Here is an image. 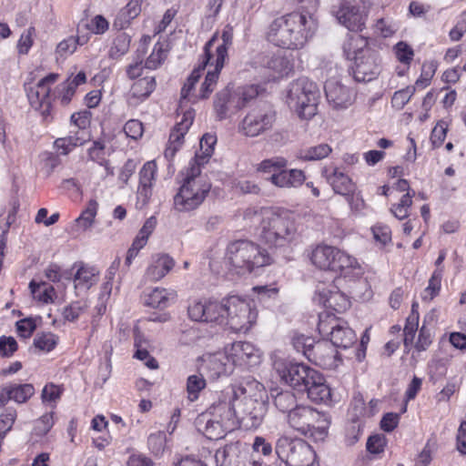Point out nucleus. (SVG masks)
<instances>
[{"instance_id":"nucleus-45","label":"nucleus","mask_w":466,"mask_h":466,"mask_svg":"<svg viewBox=\"0 0 466 466\" xmlns=\"http://www.w3.org/2000/svg\"><path fill=\"white\" fill-rule=\"evenodd\" d=\"M367 37L361 35L360 31H350V34L348 35V38L345 43V49L350 53H353L355 56L357 54H361L366 50H370L367 48Z\"/></svg>"},{"instance_id":"nucleus-2","label":"nucleus","mask_w":466,"mask_h":466,"mask_svg":"<svg viewBox=\"0 0 466 466\" xmlns=\"http://www.w3.org/2000/svg\"><path fill=\"white\" fill-rule=\"evenodd\" d=\"M225 262L237 274L252 272L257 268L271 264L270 255L258 244L239 239L228 244Z\"/></svg>"},{"instance_id":"nucleus-32","label":"nucleus","mask_w":466,"mask_h":466,"mask_svg":"<svg viewBox=\"0 0 466 466\" xmlns=\"http://www.w3.org/2000/svg\"><path fill=\"white\" fill-rule=\"evenodd\" d=\"M320 302L327 309L336 312H343L350 308V302L348 297L339 291L337 287L333 289H323L319 291Z\"/></svg>"},{"instance_id":"nucleus-34","label":"nucleus","mask_w":466,"mask_h":466,"mask_svg":"<svg viewBox=\"0 0 466 466\" xmlns=\"http://www.w3.org/2000/svg\"><path fill=\"white\" fill-rule=\"evenodd\" d=\"M89 39L90 34L87 31H77L76 35H71L58 43L56 53L58 56L66 58L76 50L77 46L86 44Z\"/></svg>"},{"instance_id":"nucleus-13","label":"nucleus","mask_w":466,"mask_h":466,"mask_svg":"<svg viewBox=\"0 0 466 466\" xmlns=\"http://www.w3.org/2000/svg\"><path fill=\"white\" fill-rule=\"evenodd\" d=\"M318 329L322 336L329 337V341L337 348L347 349L356 341L354 330L347 323L339 322L335 318L327 317L324 319L320 316Z\"/></svg>"},{"instance_id":"nucleus-42","label":"nucleus","mask_w":466,"mask_h":466,"mask_svg":"<svg viewBox=\"0 0 466 466\" xmlns=\"http://www.w3.org/2000/svg\"><path fill=\"white\" fill-rule=\"evenodd\" d=\"M98 204L96 200L91 199L86 208L82 211L80 216L75 220L74 228L76 231H85L88 229L94 223L96 216Z\"/></svg>"},{"instance_id":"nucleus-53","label":"nucleus","mask_w":466,"mask_h":466,"mask_svg":"<svg viewBox=\"0 0 466 466\" xmlns=\"http://www.w3.org/2000/svg\"><path fill=\"white\" fill-rule=\"evenodd\" d=\"M206 387V380L202 374L191 375L187 378V391L191 401L198 400L199 392Z\"/></svg>"},{"instance_id":"nucleus-63","label":"nucleus","mask_w":466,"mask_h":466,"mask_svg":"<svg viewBox=\"0 0 466 466\" xmlns=\"http://www.w3.org/2000/svg\"><path fill=\"white\" fill-rule=\"evenodd\" d=\"M87 304L83 301H76L66 307L63 310V317L66 320L75 321L86 309Z\"/></svg>"},{"instance_id":"nucleus-12","label":"nucleus","mask_w":466,"mask_h":466,"mask_svg":"<svg viewBox=\"0 0 466 466\" xmlns=\"http://www.w3.org/2000/svg\"><path fill=\"white\" fill-rule=\"evenodd\" d=\"M217 466H264L261 460L248 457L245 443L230 442L218 449L215 454Z\"/></svg>"},{"instance_id":"nucleus-20","label":"nucleus","mask_w":466,"mask_h":466,"mask_svg":"<svg viewBox=\"0 0 466 466\" xmlns=\"http://www.w3.org/2000/svg\"><path fill=\"white\" fill-rule=\"evenodd\" d=\"M233 367L236 365L254 366L259 362V351L255 346L247 341H237L226 350Z\"/></svg>"},{"instance_id":"nucleus-24","label":"nucleus","mask_w":466,"mask_h":466,"mask_svg":"<svg viewBox=\"0 0 466 466\" xmlns=\"http://www.w3.org/2000/svg\"><path fill=\"white\" fill-rule=\"evenodd\" d=\"M303 26L305 29H314L319 26L315 16L309 13L292 12L273 20L270 29H281L288 27Z\"/></svg>"},{"instance_id":"nucleus-62","label":"nucleus","mask_w":466,"mask_h":466,"mask_svg":"<svg viewBox=\"0 0 466 466\" xmlns=\"http://www.w3.org/2000/svg\"><path fill=\"white\" fill-rule=\"evenodd\" d=\"M448 131V123L440 120L433 127L431 134V142L434 147H440L445 140Z\"/></svg>"},{"instance_id":"nucleus-15","label":"nucleus","mask_w":466,"mask_h":466,"mask_svg":"<svg viewBox=\"0 0 466 466\" xmlns=\"http://www.w3.org/2000/svg\"><path fill=\"white\" fill-rule=\"evenodd\" d=\"M335 348L336 347L328 340L315 342L314 345L306 351V358L323 369L335 370L341 363V360L338 357V351Z\"/></svg>"},{"instance_id":"nucleus-18","label":"nucleus","mask_w":466,"mask_h":466,"mask_svg":"<svg viewBox=\"0 0 466 466\" xmlns=\"http://www.w3.org/2000/svg\"><path fill=\"white\" fill-rule=\"evenodd\" d=\"M157 170V163L152 160L145 163L139 171V182L137 190V206L140 208L147 206L150 200L156 181Z\"/></svg>"},{"instance_id":"nucleus-10","label":"nucleus","mask_w":466,"mask_h":466,"mask_svg":"<svg viewBox=\"0 0 466 466\" xmlns=\"http://www.w3.org/2000/svg\"><path fill=\"white\" fill-rule=\"evenodd\" d=\"M209 181L183 182L179 191L174 197V205L178 211H190L197 208L210 191Z\"/></svg>"},{"instance_id":"nucleus-48","label":"nucleus","mask_w":466,"mask_h":466,"mask_svg":"<svg viewBox=\"0 0 466 466\" xmlns=\"http://www.w3.org/2000/svg\"><path fill=\"white\" fill-rule=\"evenodd\" d=\"M443 274V268H436L431 279H429L428 287L422 293V299L424 300H431L438 294L441 289V279Z\"/></svg>"},{"instance_id":"nucleus-36","label":"nucleus","mask_w":466,"mask_h":466,"mask_svg":"<svg viewBox=\"0 0 466 466\" xmlns=\"http://www.w3.org/2000/svg\"><path fill=\"white\" fill-rule=\"evenodd\" d=\"M176 297L174 290L156 288L146 296L145 304L155 309H165L175 300Z\"/></svg>"},{"instance_id":"nucleus-6","label":"nucleus","mask_w":466,"mask_h":466,"mask_svg":"<svg viewBox=\"0 0 466 466\" xmlns=\"http://www.w3.org/2000/svg\"><path fill=\"white\" fill-rule=\"evenodd\" d=\"M224 325L235 332H247L256 322L258 312L251 302L238 296L224 299Z\"/></svg>"},{"instance_id":"nucleus-30","label":"nucleus","mask_w":466,"mask_h":466,"mask_svg":"<svg viewBox=\"0 0 466 466\" xmlns=\"http://www.w3.org/2000/svg\"><path fill=\"white\" fill-rule=\"evenodd\" d=\"M237 98L235 93H231L228 87L221 90L216 95L214 101V109L218 119L222 120L230 114H234L240 108L235 107Z\"/></svg>"},{"instance_id":"nucleus-29","label":"nucleus","mask_w":466,"mask_h":466,"mask_svg":"<svg viewBox=\"0 0 466 466\" xmlns=\"http://www.w3.org/2000/svg\"><path fill=\"white\" fill-rule=\"evenodd\" d=\"M323 174L335 193L345 197L356 191L355 183L339 168H334L330 174H327V170L325 169Z\"/></svg>"},{"instance_id":"nucleus-8","label":"nucleus","mask_w":466,"mask_h":466,"mask_svg":"<svg viewBox=\"0 0 466 466\" xmlns=\"http://www.w3.org/2000/svg\"><path fill=\"white\" fill-rule=\"evenodd\" d=\"M240 395L238 389L228 387L221 393L219 400L211 407V416L226 425L236 429L238 426V409Z\"/></svg>"},{"instance_id":"nucleus-23","label":"nucleus","mask_w":466,"mask_h":466,"mask_svg":"<svg viewBox=\"0 0 466 466\" xmlns=\"http://www.w3.org/2000/svg\"><path fill=\"white\" fill-rule=\"evenodd\" d=\"M35 394V388L30 383H9L0 386V408L5 407L9 400L17 404L25 403Z\"/></svg>"},{"instance_id":"nucleus-14","label":"nucleus","mask_w":466,"mask_h":466,"mask_svg":"<svg viewBox=\"0 0 466 466\" xmlns=\"http://www.w3.org/2000/svg\"><path fill=\"white\" fill-rule=\"evenodd\" d=\"M380 66L378 56L370 50L357 54L351 66V73L357 82H370L380 74Z\"/></svg>"},{"instance_id":"nucleus-22","label":"nucleus","mask_w":466,"mask_h":466,"mask_svg":"<svg viewBox=\"0 0 466 466\" xmlns=\"http://www.w3.org/2000/svg\"><path fill=\"white\" fill-rule=\"evenodd\" d=\"M258 64L270 72L272 79L288 76L293 70V63L284 51H278L272 56H262Z\"/></svg>"},{"instance_id":"nucleus-40","label":"nucleus","mask_w":466,"mask_h":466,"mask_svg":"<svg viewBox=\"0 0 466 466\" xmlns=\"http://www.w3.org/2000/svg\"><path fill=\"white\" fill-rule=\"evenodd\" d=\"M332 152V148L326 143L300 149L297 157L303 161H318L327 157Z\"/></svg>"},{"instance_id":"nucleus-60","label":"nucleus","mask_w":466,"mask_h":466,"mask_svg":"<svg viewBox=\"0 0 466 466\" xmlns=\"http://www.w3.org/2000/svg\"><path fill=\"white\" fill-rule=\"evenodd\" d=\"M53 425V413H46L35 421L33 434L42 437L51 430Z\"/></svg>"},{"instance_id":"nucleus-47","label":"nucleus","mask_w":466,"mask_h":466,"mask_svg":"<svg viewBox=\"0 0 466 466\" xmlns=\"http://www.w3.org/2000/svg\"><path fill=\"white\" fill-rule=\"evenodd\" d=\"M131 36L124 31H118L113 40L109 55L112 58H118L125 55L130 46Z\"/></svg>"},{"instance_id":"nucleus-28","label":"nucleus","mask_w":466,"mask_h":466,"mask_svg":"<svg viewBox=\"0 0 466 466\" xmlns=\"http://www.w3.org/2000/svg\"><path fill=\"white\" fill-rule=\"evenodd\" d=\"M175 266V260L167 254H157L146 270V276L152 281L163 279Z\"/></svg>"},{"instance_id":"nucleus-38","label":"nucleus","mask_w":466,"mask_h":466,"mask_svg":"<svg viewBox=\"0 0 466 466\" xmlns=\"http://www.w3.org/2000/svg\"><path fill=\"white\" fill-rule=\"evenodd\" d=\"M169 48L170 45L168 40L159 35L157 43L154 46L152 53L146 60V67L149 69L157 68L166 59Z\"/></svg>"},{"instance_id":"nucleus-43","label":"nucleus","mask_w":466,"mask_h":466,"mask_svg":"<svg viewBox=\"0 0 466 466\" xmlns=\"http://www.w3.org/2000/svg\"><path fill=\"white\" fill-rule=\"evenodd\" d=\"M156 80L153 76H145L137 80L131 86L130 93L133 97L143 100L155 89Z\"/></svg>"},{"instance_id":"nucleus-61","label":"nucleus","mask_w":466,"mask_h":466,"mask_svg":"<svg viewBox=\"0 0 466 466\" xmlns=\"http://www.w3.org/2000/svg\"><path fill=\"white\" fill-rule=\"evenodd\" d=\"M56 345V336L50 332L36 334L34 339V346L39 350L50 351Z\"/></svg>"},{"instance_id":"nucleus-49","label":"nucleus","mask_w":466,"mask_h":466,"mask_svg":"<svg viewBox=\"0 0 466 466\" xmlns=\"http://www.w3.org/2000/svg\"><path fill=\"white\" fill-rule=\"evenodd\" d=\"M288 166V160L283 157H274L264 159L258 164V171L268 174L280 172Z\"/></svg>"},{"instance_id":"nucleus-33","label":"nucleus","mask_w":466,"mask_h":466,"mask_svg":"<svg viewBox=\"0 0 466 466\" xmlns=\"http://www.w3.org/2000/svg\"><path fill=\"white\" fill-rule=\"evenodd\" d=\"M309 366L303 363L281 364L278 367L280 378L293 389L298 388L299 381H302V375Z\"/></svg>"},{"instance_id":"nucleus-55","label":"nucleus","mask_w":466,"mask_h":466,"mask_svg":"<svg viewBox=\"0 0 466 466\" xmlns=\"http://www.w3.org/2000/svg\"><path fill=\"white\" fill-rule=\"evenodd\" d=\"M140 12V7L137 3L129 2L127 6L120 10L117 14L115 22L114 28L115 29H125L126 25L122 22L123 17H128V19L136 18Z\"/></svg>"},{"instance_id":"nucleus-35","label":"nucleus","mask_w":466,"mask_h":466,"mask_svg":"<svg viewBox=\"0 0 466 466\" xmlns=\"http://www.w3.org/2000/svg\"><path fill=\"white\" fill-rule=\"evenodd\" d=\"M98 281V271L86 265H81L74 276L75 289L87 290Z\"/></svg>"},{"instance_id":"nucleus-52","label":"nucleus","mask_w":466,"mask_h":466,"mask_svg":"<svg viewBox=\"0 0 466 466\" xmlns=\"http://www.w3.org/2000/svg\"><path fill=\"white\" fill-rule=\"evenodd\" d=\"M413 195L414 191H412V194L406 193L400 198L399 203L391 206L390 212L395 218L404 219L409 216V209L412 205Z\"/></svg>"},{"instance_id":"nucleus-3","label":"nucleus","mask_w":466,"mask_h":466,"mask_svg":"<svg viewBox=\"0 0 466 466\" xmlns=\"http://www.w3.org/2000/svg\"><path fill=\"white\" fill-rule=\"evenodd\" d=\"M297 235L296 223L288 214L271 210L262 212L259 237L269 247H286L296 239Z\"/></svg>"},{"instance_id":"nucleus-17","label":"nucleus","mask_w":466,"mask_h":466,"mask_svg":"<svg viewBox=\"0 0 466 466\" xmlns=\"http://www.w3.org/2000/svg\"><path fill=\"white\" fill-rule=\"evenodd\" d=\"M332 14L338 22L347 29H362L365 25L366 15L360 8L348 2L339 0L338 5H332Z\"/></svg>"},{"instance_id":"nucleus-59","label":"nucleus","mask_w":466,"mask_h":466,"mask_svg":"<svg viewBox=\"0 0 466 466\" xmlns=\"http://www.w3.org/2000/svg\"><path fill=\"white\" fill-rule=\"evenodd\" d=\"M194 120V113L193 111H187L184 113L182 119L180 122L177 124L172 132V137L174 140H177L178 137H184L185 134L187 132L188 128L192 125Z\"/></svg>"},{"instance_id":"nucleus-41","label":"nucleus","mask_w":466,"mask_h":466,"mask_svg":"<svg viewBox=\"0 0 466 466\" xmlns=\"http://www.w3.org/2000/svg\"><path fill=\"white\" fill-rule=\"evenodd\" d=\"M393 51L398 61L405 66L403 68L398 67L397 74L399 76H403L410 68V65L413 60L414 51L410 46L403 41L397 43L393 47Z\"/></svg>"},{"instance_id":"nucleus-1","label":"nucleus","mask_w":466,"mask_h":466,"mask_svg":"<svg viewBox=\"0 0 466 466\" xmlns=\"http://www.w3.org/2000/svg\"><path fill=\"white\" fill-rule=\"evenodd\" d=\"M232 31H222L219 35L216 32L211 39L205 46L206 59L203 66L192 71L187 82L181 89V98L189 99L192 89L198 82L202 72L206 66H208L205 81L202 83L199 94L195 96L194 101L198 98H207L213 92L217 85L220 70L224 66L225 59L228 56V48L232 45Z\"/></svg>"},{"instance_id":"nucleus-27","label":"nucleus","mask_w":466,"mask_h":466,"mask_svg":"<svg viewBox=\"0 0 466 466\" xmlns=\"http://www.w3.org/2000/svg\"><path fill=\"white\" fill-rule=\"evenodd\" d=\"M225 426L213 416L209 417L207 414L200 416L197 420L198 430L209 440L222 439L228 431L234 430Z\"/></svg>"},{"instance_id":"nucleus-46","label":"nucleus","mask_w":466,"mask_h":466,"mask_svg":"<svg viewBox=\"0 0 466 466\" xmlns=\"http://www.w3.org/2000/svg\"><path fill=\"white\" fill-rule=\"evenodd\" d=\"M234 93L237 98L235 107L241 109L258 96L259 86L256 85L240 86L238 87Z\"/></svg>"},{"instance_id":"nucleus-31","label":"nucleus","mask_w":466,"mask_h":466,"mask_svg":"<svg viewBox=\"0 0 466 466\" xmlns=\"http://www.w3.org/2000/svg\"><path fill=\"white\" fill-rule=\"evenodd\" d=\"M338 248L328 245H318L310 254V260L319 269L332 270Z\"/></svg>"},{"instance_id":"nucleus-44","label":"nucleus","mask_w":466,"mask_h":466,"mask_svg":"<svg viewBox=\"0 0 466 466\" xmlns=\"http://www.w3.org/2000/svg\"><path fill=\"white\" fill-rule=\"evenodd\" d=\"M29 289L35 299L43 303L53 302L56 291L52 285L46 282L36 283L35 280H32L29 283Z\"/></svg>"},{"instance_id":"nucleus-51","label":"nucleus","mask_w":466,"mask_h":466,"mask_svg":"<svg viewBox=\"0 0 466 466\" xmlns=\"http://www.w3.org/2000/svg\"><path fill=\"white\" fill-rule=\"evenodd\" d=\"M211 300H198L194 301L187 308L188 317L194 321L207 322L208 320V307Z\"/></svg>"},{"instance_id":"nucleus-21","label":"nucleus","mask_w":466,"mask_h":466,"mask_svg":"<svg viewBox=\"0 0 466 466\" xmlns=\"http://www.w3.org/2000/svg\"><path fill=\"white\" fill-rule=\"evenodd\" d=\"M324 88L327 100L334 109H346L354 101L353 92L337 80H328Z\"/></svg>"},{"instance_id":"nucleus-39","label":"nucleus","mask_w":466,"mask_h":466,"mask_svg":"<svg viewBox=\"0 0 466 466\" xmlns=\"http://www.w3.org/2000/svg\"><path fill=\"white\" fill-rule=\"evenodd\" d=\"M273 404L279 412L287 416L299 403L294 392L290 390H281L273 395Z\"/></svg>"},{"instance_id":"nucleus-5","label":"nucleus","mask_w":466,"mask_h":466,"mask_svg":"<svg viewBox=\"0 0 466 466\" xmlns=\"http://www.w3.org/2000/svg\"><path fill=\"white\" fill-rule=\"evenodd\" d=\"M289 427L303 436L323 439L327 434L328 421L325 415L310 405L299 403L285 416Z\"/></svg>"},{"instance_id":"nucleus-26","label":"nucleus","mask_w":466,"mask_h":466,"mask_svg":"<svg viewBox=\"0 0 466 466\" xmlns=\"http://www.w3.org/2000/svg\"><path fill=\"white\" fill-rule=\"evenodd\" d=\"M305 179L304 171L297 168L289 170L283 168L280 172L274 173L269 177V181L280 188H297L304 183Z\"/></svg>"},{"instance_id":"nucleus-19","label":"nucleus","mask_w":466,"mask_h":466,"mask_svg":"<svg viewBox=\"0 0 466 466\" xmlns=\"http://www.w3.org/2000/svg\"><path fill=\"white\" fill-rule=\"evenodd\" d=\"M201 370L212 380L232 373L234 367L226 352L206 354L202 357Z\"/></svg>"},{"instance_id":"nucleus-64","label":"nucleus","mask_w":466,"mask_h":466,"mask_svg":"<svg viewBox=\"0 0 466 466\" xmlns=\"http://www.w3.org/2000/svg\"><path fill=\"white\" fill-rule=\"evenodd\" d=\"M418 327H419V322L415 321L414 317H412L411 319H406V324L403 329V336H404L403 343H404V347L407 350H409L413 344V340L415 338V334L418 330Z\"/></svg>"},{"instance_id":"nucleus-50","label":"nucleus","mask_w":466,"mask_h":466,"mask_svg":"<svg viewBox=\"0 0 466 466\" xmlns=\"http://www.w3.org/2000/svg\"><path fill=\"white\" fill-rule=\"evenodd\" d=\"M86 141L85 136L70 135L66 137L57 138L55 141V146L61 154H68L75 147L81 146Z\"/></svg>"},{"instance_id":"nucleus-11","label":"nucleus","mask_w":466,"mask_h":466,"mask_svg":"<svg viewBox=\"0 0 466 466\" xmlns=\"http://www.w3.org/2000/svg\"><path fill=\"white\" fill-rule=\"evenodd\" d=\"M240 408L238 409V426L247 430L257 429L264 420L268 404L262 400L253 399L245 395V390L238 388Z\"/></svg>"},{"instance_id":"nucleus-9","label":"nucleus","mask_w":466,"mask_h":466,"mask_svg":"<svg viewBox=\"0 0 466 466\" xmlns=\"http://www.w3.org/2000/svg\"><path fill=\"white\" fill-rule=\"evenodd\" d=\"M276 121V112L270 106L264 105L249 111L239 125V131L250 137H258L270 130Z\"/></svg>"},{"instance_id":"nucleus-25","label":"nucleus","mask_w":466,"mask_h":466,"mask_svg":"<svg viewBox=\"0 0 466 466\" xmlns=\"http://www.w3.org/2000/svg\"><path fill=\"white\" fill-rule=\"evenodd\" d=\"M331 271L350 279L360 278L363 274V268L358 260L339 248Z\"/></svg>"},{"instance_id":"nucleus-4","label":"nucleus","mask_w":466,"mask_h":466,"mask_svg":"<svg viewBox=\"0 0 466 466\" xmlns=\"http://www.w3.org/2000/svg\"><path fill=\"white\" fill-rule=\"evenodd\" d=\"M319 91L307 77H300L289 85L287 104L301 119H310L317 114Z\"/></svg>"},{"instance_id":"nucleus-16","label":"nucleus","mask_w":466,"mask_h":466,"mask_svg":"<svg viewBox=\"0 0 466 466\" xmlns=\"http://www.w3.org/2000/svg\"><path fill=\"white\" fill-rule=\"evenodd\" d=\"M58 78L57 74H49L42 78L35 86L27 91V97L32 107L35 110H41L43 115L48 113L51 106L50 90Z\"/></svg>"},{"instance_id":"nucleus-37","label":"nucleus","mask_w":466,"mask_h":466,"mask_svg":"<svg viewBox=\"0 0 466 466\" xmlns=\"http://www.w3.org/2000/svg\"><path fill=\"white\" fill-rule=\"evenodd\" d=\"M306 392L308 398L315 403H328L331 398V390L326 384V380L321 373Z\"/></svg>"},{"instance_id":"nucleus-56","label":"nucleus","mask_w":466,"mask_h":466,"mask_svg":"<svg viewBox=\"0 0 466 466\" xmlns=\"http://www.w3.org/2000/svg\"><path fill=\"white\" fill-rule=\"evenodd\" d=\"M89 116L90 113L88 111L73 114L71 116V122L74 125V127L77 128V130L76 132L72 130L70 133H75L76 136H85L87 138V132L86 128L89 124Z\"/></svg>"},{"instance_id":"nucleus-54","label":"nucleus","mask_w":466,"mask_h":466,"mask_svg":"<svg viewBox=\"0 0 466 466\" xmlns=\"http://www.w3.org/2000/svg\"><path fill=\"white\" fill-rule=\"evenodd\" d=\"M208 320L207 323H215L218 325H224L225 319V308H224V299L218 301L211 300L209 302V307H208Z\"/></svg>"},{"instance_id":"nucleus-7","label":"nucleus","mask_w":466,"mask_h":466,"mask_svg":"<svg viewBox=\"0 0 466 466\" xmlns=\"http://www.w3.org/2000/svg\"><path fill=\"white\" fill-rule=\"evenodd\" d=\"M275 452L286 466H314L315 452L301 439L281 436L277 440Z\"/></svg>"},{"instance_id":"nucleus-58","label":"nucleus","mask_w":466,"mask_h":466,"mask_svg":"<svg viewBox=\"0 0 466 466\" xmlns=\"http://www.w3.org/2000/svg\"><path fill=\"white\" fill-rule=\"evenodd\" d=\"M198 158L192 159L185 171L184 182H197V180L209 181L206 175L201 173Z\"/></svg>"},{"instance_id":"nucleus-57","label":"nucleus","mask_w":466,"mask_h":466,"mask_svg":"<svg viewBox=\"0 0 466 466\" xmlns=\"http://www.w3.org/2000/svg\"><path fill=\"white\" fill-rule=\"evenodd\" d=\"M17 417V411L14 407H5L0 413V432L6 434L11 431Z\"/></svg>"}]
</instances>
